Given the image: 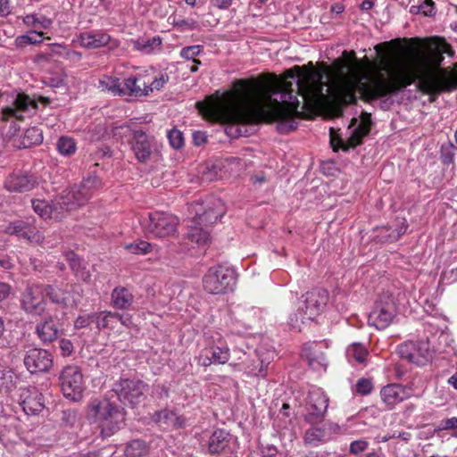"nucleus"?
<instances>
[{"label": "nucleus", "mask_w": 457, "mask_h": 457, "mask_svg": "<svg viewBox=\"0 0 457 457\" xmlns=\"http://www.w3.org/2000/svg\"><path fill=\"white\" fill-rule=\"evenodd\" d=\"M418 79L420 91L435 96L457 88V72L426 70L416 76L405 64L386 59L370 70L357 67L350 72L339 71L332 84L327 86L329 97L337 104H349L360 97L378 98L396 93Z\"/></svg>", "instance_id": "1"}, {"label": "nucleus", "mask_w": 457, "mask_h": 457, "mask_svg": "<svg viewBox=\"0 0 457 457\" xmlns=\"http://www.w3.org/2000/svg\"><path fill=\"white\" fill-rule=\"evenodd\" d=\"M299 105L297 96L279 83L245 86L222 94L216 91L195 103L199 114H337L299 112Z\"/></svg>", "instance_id": "2"}, {"label": "nucleus", "mask_w": 457, "mask_h": 457, "mask_svg": "<svg viewBox=\"0 0 457 457\" xmlns=\"http://www.w3.org/2000/svg\"><path fill=\"white\" fill-rule=\"evenodd\" d=\"M222 124L229 137H249L257 131L260 123L275 125L276 130L287 134L298 127L296 119L312 120L315 116H208Z\"/></svg>", "instance_id": "3"}, {"label": "nucleus", "mask_w": 457, "mask_h": 457, "mask_svg": "<svg viewBox=\"0 0 457 457\" xmlns=\"http://www.w3.org/2000/svg\"><path fill=\"white\" fill-rule=\"evenodd\" d=\"M87 416L97 423L104 438L113 436L125 421L124 409L106 396L91 399L87 404Z\"/></svg>", "instance_id": "4"}, {"label": "nucleus", "mask_w": 457, "mask_h": 457, "mask_svg": "<svg viewBox=\"0 0 457 457\" xmlns=\"http://www.w3.org/2000/svg\"><path fill=\"white\" fill-rule=\"evenodd\" d=\"M220 201L219 199H211L210 201L190 204L188 211L192 217L194 226L189 228L187 233V239L195 242L198 245H204L210 240V234L207 230L199 227L201 225L209 226L214 224L223 215V210L219 208Z\"/></svg>", "instance_id": "5"}, {"label": "nucleus", "mask_w": 457, "mask_h": 457, "mask_svg": "<svg viewBox=\"0 0 457 457\" xmlns=\"http://www.w3.org/2000/svg\"><path fill=\"white\" fill-rule=\"evenodd\" d=\"M371 116H353L346 129L345 138H343L334 128L329 129V143L334 152L342 150L349 152L358 145H362L363 138L370 131Z\"/></svg>", "instance_id": "6"}, {"label": "nucleus", "mask_w": 457, "mask_h": 457, "mask_svg": "<svg viewBox=\"0 0 457 457\" xmlns=\"http://www.w3.org/2000/svg\"><path fill=\"white\" fill-rule=\"evenodd\" d=\"M114 137L120 138L130 137L129 144L135 158L141 163L147 162L157 149V141L154 136L147 135L143 129L133 124H121L112 129Z\"/></svg>", "instance_id": "7"}, {"label": "nucleus", "mask_w": 457, "mask_h": 457, "mask_svg": "<svg viewBox=\"0 0 457 457\" xmlns=\"http://www.w3.org/2000/svg\"><path fill=\"white\" fill-rule=\"evenodd\" d=\"M236 283L237 275L235 270L225 265L211 267L203 278L204 290L212 295L231 292L236 287Z\"/></svg>", "instance_id": "8"}, {"label": "nucleus", "mask_w": 457, "mask_h": 457, "mask_svg": "<svg viewBox=\"0 0 457 457\" xmlns=\"http://www.w3.org/2000/svg\"><path fill=\"white\" fill-rule=\"evenodd\" d=\"M396 314L397 306L393 294L384 292L375 302L368 316V324L377 329H385L393 322Z\"/></svg>", "instance_id": "9"}, {"label": "nucleus", "mask_w": 457, "mask_h": 457, "mask_svg": "<svg viewBox=\"0 0 457 457\" xmlns=\"http://www.w3.org/2000/svg\"><path fill=\"white\" fill-rule=\"evenodd\" d=\"M303 298L302 305L299 306L298 311L302 322H304V320H314L323 312L328 300V293L325 289L315 288L307 292L303 295ZM297 315L298 313L295 315V320L291 318V324L294 327L297 325Z\"/></svg>", "instance_id": "10"}, {"label": "nucleus", "mask_w": 457, "mask_h": 457, "mask_svg": "<svg viewBox=\"0 0 457 457\" xmlns=\"http://www.w3.org/2000/svg\"><path fill=\"white\" fill-rule=\"evenodd\" d=\"M59 382L64 397L74 402L82 398L85 382L79 367L65 366L59 375Z\"/></svg>", "instance_id": "11"}, {"label": "nucleus", "mask_w": 457, "mask_h": 457, "mask_svg": "<svg viewBox=\"0 0 457 457\" xmlns=\"http://www.w3.org/2000/svg\"><path fill=\"white\" fill-rule=\"evenodd\" d=\"M178 224L179 220L176 216L163 212H154L149 213L144 227L150 237L164 238L176 234Z\"/></svg>", "instance_id": "12"}, {"label": "nucleus", "mask_w": 457, "mask_h": 457, "mask_svg": "<svg viewBox=\"0 0 457 457\" xmlns=\"http://www.w3.org/2000/svg\"><path fill=\"white\" fill-rule=\"evenodd\" d=\"M147 385L139 379L121 378L115 382L112 386V392L124 404L129 403L136 406L141 403L145 397Z\"/></svg>", "instance_id": "13"}, {"label": "nucleus", "mask_w": 457, "mask_h": 457, "mask_svg": "<svg viewBox=\"0 0 457 457\" xmlns=\"http://www.w3.org/2000/svg\"><path fill=\"white\" fill-rule=\"evenodd\" d=\"M328 406V397L320 388H313L308 394L304 420L310 424L323 421Z\"/></svg>", "instance_id": "14"}, {"label": "nucleus", "mask_w": 457, "mask_h": 457, "mask_svg": "<svg viewBox=\"0 0 457 457\" xmlns=\"http://www.w3.org/2000/svg\"><path fill=\"white\" fill-rule=\"evenodd\" d=\"M21 303L27 313L41 315L46 305L45 285L33 284L28 286L21 294Z\"/></svg>", "instance_id": "15"}, {"label": "nucleus", "mask_w": 457, "mask_h": 457, "mask_svg": "<svg viewBox=\"0 0 457 457\" xmlns=\"http://www.w3.org/2000/svg\"><path fill=\"white\" fill-rule=\"evenodd\" d=\"M229 348L226 341L219 337L212 344L203 349L197 358L198 364L208 367L212 364H224L229 360Z\"/></svg>", "instance_id": "16"}, {"label": "nucleus", "mask_w": 457, "mask_h": 457, "mask_svg": "<svg viewBox=\"0 0 457 457\" xmlns=\"http://www.w3.org/2000/svg\"><path fill=\"white\" fill-rule=\"evenodd\" d=\"M401 358L406 359L418 365H424L432 357L428 341L405 342L397 348Z\"/></svg>", "instance_id": "17"}, {"label": "nucleus", "mask_w": 457, "mask_h": 457, "mask_svg": "<svg viewBox=\"0 0 457 457\" xmlns=\"http://www.w3.org/2000/svg\"><path fill=\"white\" fill-rule=\"evenodd\" d=\"M38 185L37 177L29 171L15 170L4 181V187L12 193H25Z\"/></svg>", "instance_id": "18"}, {"label": "nucleus", "mask_w": 457, "mask_h": 457, "mask_svg": "<svg viewBox=\"0 0 457 457\" xmlns=\"http://www.w3.org/2000/svg\"><path fill=\"white\" fill-rule=\"evenodd\" d=\"M23 361L30 373L46 372L53 365V356L45 349L32 348L27 351Z\"/></svg>", "instance_id": "19"}, {"label": "nucleus", "mask_w": 457, "mask_h": 457, "mask_svg": "<svg viewBox=\"0 0 457 457\" xmlns=\"http://www.w3.org/2000/svg\"><path fill=\"white\" fill-rule=\"evenodd\" d=\"M11 105L3 109L2 114H16L17 112H29L37 109V104L46 105L50 101L48 97L38 96L37 100L31 98L24 93H13L10 96Z\"/></svg>", "instance_id": "20"}, {"label": "nucleus", "mask_w": 457, "mask_h": 457, "mask_svg": "<svg viewBox=\"0 0 457 457\" xmlns=\"http://www.w3.org/2000/svg\"><path fill=\"white\" fill-rule=\"evenodd\" d=\"M312 425V426L305 431L303 436L304 443L312 446H318L328 441L332 434L338 428L335 424L322 421Z\"/></svg>", "instance_id": "21"}, {"label": "nucleus", "mask_w": 457, "mask_h": 457, "mask_svg": "<svg viewBox=\"0 0 457 457\" xmlns=\"http://www.w3.org/2000/svg\"><path fill=\"white\" fill-rule=\"evenodd\" d=\"M411 391L401 384H388L380 390V397L387 409L392 410L396 404L411 397Z\"/></svg>", "instance_id": "22"}, {"label": "nucleus", "mask_w": 457, "mask_h": 457, "mask_svg": "<svg viewBox=\"0 0 457 457\" xmlns=\"http://www.w3.org/2000/svg\"><path fill=\"white\" fill-rule=\"evenodd\" d=\"M20 403L27 414H37L44 409L43 395L34 386L21 388Z\"/></svg>", "instance_id": "23"}, {"label": "nucleus", "mask_w": 457, "mask_h": 457, "mask_svg": "<svg viewBox=\"0 0 457 457\" xmlns=\"http://www.w3.org/2000/svg\"><path fill=\"white\" fill-rule=\"evenodd\" d=\"M234 437L228 431L219 428L213 431L208 440V450L212 454H219L232 450L236 443Z\"/></svg>", "instance_id": "24"}, {"label": "nucleus", "mask_w": 457, "mask_h": 457, "mask_svg": "<svg viewBox=\"0 0 457 457\" xmlns=\"http://www.w3.org/2000/svg\"><path fill=\"white\" fill-rule=\"evenodd\" d=\"M112 40L109 34L102 29L80 32L77 36L79 46L86 49H96L107 46Z\"/></svg>", "instance_id": "25"}, {"label": "nucleus", "mask_w": 457, "mask_h": 457, "mask_svg": "<svg viewBox=\"0 0 457 457\" xmlns=\"http://www.w3.org/2000/svg\"><path fill=\"white\" fill-rule=\"evenodd\" d=\"M148 74H137L130 76L124 80V85L121 86L122 95L135 97H141L148 96L147 85Z\"/></svg>", "instance_id": "26"}, {"label": "nucleus", "mask_w": 457, "mask_h": 457, "mask_svg": "<svg viewBox=\"0 0 457 457\" xmlns=\"http://www.w3.org/2000/svg\"><path fill=\"white\" fill-rule=\"evenodd\" d=\"M100 179L96 175H89L80 184L71 187L80 206L85 204L100 187Z\"/></svg>", "instance_id": "27"}, {"label": "nucleus", "mask_w": 457, "mask_h": 457, "mask_svg": "<svg viewBox=\"0 0 457 457\" xmlns=\"http://www.w3.org/2000/svg\"><path fill=\"white\" fill-rule=\"evenodd\" d=\"M35 332L43 344H49L58 338L61 329L58 321L50 316L36 325Z\"/></svg>", "instance_id": "28"}, {"label": "nucleus", "mask_w": 457, "mask_h": 457, "mask_svg": "<svg viewBox=\"0 0 457 457\" xmlns=\"http://www.w3.org/2000/svg\"><path fill=\"white\" fill-rule=\"evenodd\" d=\"M135 295L130 287L118 286L111 293V305L118 310H132Z\"/></svg>", "instance_id": "29"}, {"label": "nucleus", "mask_w": 457, "mask_h": 457, "mask_svg": "<svg viewBox=\"0 0 457 457\" xmlns=\"http://www.w3.org/2000/svg\"><path fill=\"white\" fill-rule=\"evenodd\" d=\"M301 356L306 360L309 366L315 371L325 370L327 368V359L324 353L318 349L317 344L304 345Z\"/></svg>", "instance_id": "30"}, {"label": "nucleus", "mask_w": 457, "mask_h": 457, "mask_svg": "<svg viewBox=\"0 0 457 457\" xmlns=\"http://www.w3.org/2000/svg\"><path fill=\"white\" fill-rule=\"evenodd\" d=\"M23 116H1L0 131L3 137L9 139L7 146L12 147V140L19 138L18 132L21 129V123Z\"/></svg>", "instance_id": "31"}, {"label": "nucleus", "mask_w": 457, "mask_h": 457, "mask_svg": "<svg viewBox=\"0 0 457 457\" xmlns=\"http://www.w3.org/2000/svg\"><path fill=\"white\" fill-rule=\"evenodd\" d=\"M153 420L159 426L167 428H181L186 425V419L183 416H179L173 411L167 409L156 411L153 416Z\"/></svg>", "instance_id": "32"}, {"label": "nucleus", "mask_w": 457, "mask_h": 457, "mask_svg": "<svg viewBox=\"0 0 457 457\" xmlns=\"http://www.w3.org/2000/svg\"><path fill=\"white\" fill-rule=\"evenodd\" d=\"M45 289L46 295L55 304L68 307L75 303L73 295L68 288H62L54 285H45Z\"/></svg>", "instance_id": "33"}, {"label": "nucleus", "mask_w": 457, "mask_h": 457, "mask_svg": "<svg viewBox=\"0 0 457 457\" xmlns=\"http://www.w3.org/2000/svg\"><path fill=\"white\" fill-rule=\"evenodd\" d=\"M43 142L42 130L37 127L27 129L24 133L12 140V148L22 149L32 145H39Z\"/></svg>", "instance_id": "34"}, {"label": "nucleus", "mask_w": 457, "mask_h": 457, "mask_svg": "<svg viewBox=\"0 0 457 457\" xmlns=\"http://www.w3.org/2000/svg\"><path fill=\"white\" fill-rule=\"evenodd\" d=\"M214 169L221 171L223 179L237 173L243 169L242 160L237 157L229 156L215 160Z\"/></svg>", "instance_id": "35"}, {"label": "nucleus", "mask_w": 457, "mask_h": 457, "mask_svg": "<svg viewBox=\"0 0 457 457\" xmlns=\"http://www.w3.org/2000/svg\"><path fill=\"white\" fill-rule=\"evenodd\" d=\"M92 318L95 319V323L98 329H114L121 319V314L119 312L103 311L92 313Z\"/></svg>", "instance_id": "36"}, {"label": "nucleus", "mask_w": 457, "mask_h": 457, "mask_svg": "<svg viewBox=\"0 0 457 457\" xmlns=\"http://www.w3.org/2000/svg\"><path fill=\"white\" fill-rule=\"evenodd\" d=\"M162 40L161 37L154 36L151 38L139 37L136 40H132L133 48L145 54H150L156 51H160L162 48Z\"/></svg>", "instance_id": "37"}, {"label": "nucleus", "mask_w": 457, "mask_h": 457, "mask_svg": "<svg viewBox=\"0 0 457 457\" xmlns=\"http://www.w3.org/2000/svg\"><path fill=\"white\" fill-rule=\"evenodd\" d=\"M80 204L71 187L66 188L54 202V209L60 211H71L79 207Z\"/></svg>", "instance_id": "38"}, {"label": "nucleus", "mask_w": 457, "mask_h": 457, "mask_svg": "<svg viewBox=\"0 0 457 457\" xmlns=\"http://www.w3.org/2000/svg\"><path fill=\"white\" fill-rule=\"evenodd\" d=\"M369 355L367 348L360 343H353L348 346L346 350V356L350 362H357L364 364Z\"/></svg>", "instance_id": "39"}, {"label": "nucleus", "mask_w": 457, "mask_h": 457, "mask_svg": "<svg viewBox=\"0 0 457 457\" xmlns=\"http://www.w3.org/2000/svg\"><path fill=\"white\" fill-rule=\"evenodd\" d=\"M65 258L68 261L71 269L75 273V275L81 279L86 280L89 274L86 270V266L84 262L75 254L73 252H68L65 253Z\"/></svg>", "instance_id": "40"}, {"label": "nucleus", "mask_w": 457, "mask_h": 457, "mask_svg": "<svg viewBox=\"0 0 457 457\" xmlns=\"http://www.w3.org/2000/svg\"><path fill=\"white\" fill-rule=\"evenodd\" d=\"M43 35L41 31L31 30L28 34L18 36L14 40L15 46L21 49L29 45L40 44L43 42Z\"/></svg>", "instance_id": "41"}, {"label": "nucleus", "mask_w": 457, "mask_h": 457, "mask_svg": "<svg viewBox=\"0 0 457 457\" xmlns=\"http://www.w3.org/2000/svg\"><path fill=\"white\" fill-rule=\"evenodd\" d=\"M147 453V444L140 439L130 441L125 448V455L127 457H144Z\"/></svg>", "instance_id": "42"}, {"label": "nucleus", "mask_w": 457, "mask_h": 457, "mask_svg": "<svg viewBox=\"0 0 457 457\" xmlns=\"http://www.w3.org/2000/svg\"><path fill=\"white\" fill-rule=\"evenodd\" d=\"M98 88L102 91L111 92L113 96H121L123 93L119 79L112 77H104L100 79Z\"/></svg>", "instance_id": "43"}, {"label": "nucleus", "mask_w": 457, "mask_h": 457, "mask_svg": "<svg viewBox=\"0 0 457 457\" xmlns=\"http://www.w3.org/2000/svg\"><path fill=\"white\" fill-rule=\"evenodd\" d=\"M56 148L60 154L71 156L75 154L77 145L73 138L62 136L57 140Z\"/></svg>", "instance_id": "44"}, {"label": "nucleus", "mask_w": 457, "mask_h": 457, "mask_svg": "<svg viewBox=\"0 0 457 457\" xmlns=\"http://www.w3.org/2000/svg\"><path fill=\"white\" fill-rule=\"evenodd\" d=\"M23 23L27 26L38 27L39 29H49L52 26L53 21L44 15L37 17V14H28L23 17Z\"/></svg>", "instance_id": "45"}, {"label": "nucleus", "mask_w": 457, "mask_h": 457, "mask_svg": "<svg viewBox=\"0 0 457 457\" xmlns=\"http://www.w3.org/2000/svg\"><path fill=\"white\" fill-rule=\"evenodd\" d=\"M32 208L43 219L50 218L54 211L58 212L54 209V204L50 205L46 201L40 199L32 200Z\"/></svg>", "instance_id": "46"}, {"label": "nucleus", "mask_w": 457, "mask_h": 457, "mask_svg": "<svg viewBox=\"0 0 457 457\" xmlns=\"http://www.w3.org/2000/svg\"><path fill=\"white\" fill-rule=\"evenodd\" d=\"M30 225L27 222L18 220L15 222L11 223L7 228L6 231L10 235H15L18 237L21 238H27L28 233L29 232Z\"/></svg>", "instance_id": "47"}, {"label": "nucleus", "mask_w": 457, "mask_h": 457, "mask_svg": "<svg viewBox=\"0 0 457 457\" xmlns=\"http://www.w3.org/2000/svg\"><path fill=\"white\" fill-rule=\"evenodd\" d=\"M16 376L12 370H0V392L10 391L14 387Z\"/></svg>", "instance_id": "48"}, {"label": "nucleus", "mask_w": 457, "mask_h": 457, "mask_svg": "<svg viewBox=\"0 0 457 457\" xmlns=\"http://www.w3.org/2000/svg\"><path fill=\"white\" fill-rule=\"evenodd\" d=\"M454 149H455V146L451 142L443 144L441 145L440 159L444 164L449 165V164L453 163L454 156H455Z\"/></svg>", "instance_id": "49"}, {"label": "nucleus", "mask_w": 457, "mask_h": 457, "mask_svg": "<svg viewBox=\"0 0 457 457\" xmlns=\"http://www.w3.org/2000/svg\"><path fill=\"white\" fill-rule=\"evenodd\" d=\"M148 81L147 85L148 95L154 90L162 89L164 85L169 81V76L167 73H162L158 78H153L150 74H148Z\"/></svg>", "instance_id": "50"}, {"label": "nucleus", "mask_w": 457, "mask_h": 457, "mask_svg": "<svg viewBox=\"0 0 457 457\" xmlns=\"http://www.w3.org/2000/svg\"><path fill=\"white\" fill-rule=\"evenodd\" d=\"M203 46L194 45L189 46H185L180 50V56L187 61H195V57L198 56L203 52Z\"/></svg>", "instance_id": "51"}, {"label": "nucleus", "mask_w": 457, "mask_h": 457, "mask_svg": "<svg viewBox=\"0 0 457 457\" xmlns=\"http://www.w3.org/2000/svg\"><path fill=\"white\" fill-rule=\"evenodd\" d=\"M167 137L170 145L173 148L179 149L184 145V137L180 130L172 129L168 131Z\"/></svg>", "instance_id": "52"}, {"label": "nucleus", "mask_w": 457, "mask_h": 457, "mask_svg": "<svg viewBox=\"0 0 457 457\" xmlns=\"http://www.w3.org/2000/svg\"><path fill=\"white\" fill-rule=\"evenodd\" d=\"M223 176L221 171L214 169V162L211 165L208 164L202 174V179L204 181H213L216 179H222Z\"/></svg>", "instance_id": "53"}, {"label": "nucleus", "mask_w": 457, "mask_h": 457, "mask_svg": "<svg viewBox=\"0 0 457 457\" xmlns=\"http://www.w3.org/2000/svg\"><path fill=\"white\" fill-rule=\"evenodd\" d=\"M126 248L135 254H145L150 252L151 245L146 241H139L128 245Z\"/></svg>", "instance_id": "54"}, {"label": "nucleus", "mask_w": 457, "mask_h": 457, "mask_svg": "<svg viewBox=\"0 0 457 457\" xmlns=\"http://www.w3.org/2000/svg\"><path fill=\"white\" fill-rule=\"evenodd\" d=\"M373 390V382L370 378H361L356 383V391L361 395H367Z\"/></svg>", "instance_id": "55"}, {"label": "nucleus", "mask_w": 457, "mask_h": 457, "mask_svg": "<svg viewBox=\"0 0 457 457\" xmlns=\"http://www.w3.org/2000/svg\"><path fill=\"white\" fill-rule=\"evenodd\" d=\"M169 20H172L171 23L174 27L184 30L186 29H195L197 28V22L195 20H185V19H177L176 16H170Z\"/></svg>", "instance_id": "56"}, {"label": "nucleus", "mask_w": 457, "mask_h": 457, "mask_svg": "<svg viewBox=\"0 0 457 457\" xmlns=\"http://www.w3.org/2000/svg\"><path fill=\"white\" fill-rule=\"evenodd\" d=\"M44 83L50 87H64V79L62 75H49L44 77Z\"/></svg>", "instance_id": "57"}, {"label": "nucleus", "mask_w": 457, "mask_h": 457, "mask_svg": "<svg viewBox=\"0 0 457 457\" xmlns=\"http://www.w3.org/2000/svg\"><path fill=\"white\" fill-rule=\"evenodd\" d=\"M61 420L63 425L72 427L77 421V412L74 410H64Z\"/></svg>", "instance_id": "58"}, {"label": "nucleus", "mask_w": 457, "mask_h": 457, "mask_svg": "<svg viewBox=\"0 0 457 457\" xmlns=\"http://www.w3.org/2000/svg\"><path fill=\"white\" fill-rule=\"evenodd\" d=\"M369 446V443L366 440L360 439L353 441L350 444L349 451L353 454H358L364 452Z\"/></svg>", "instance_id": "59"}, {"label": "nucleus", "mask_w": 457, "mask_h": 457, "mask_svg": "<svg viewBox=\"0 0 457 457\" xmlns=\"http://www.w3.org/2000/svg\"><path fill=\"white\" fill-rule=\"evenodd\" d=\"M421 13L427 17H432L436 14L435 3L432 0H424L420 4Z\"/></svg>", "instance_id": "60"}, {"label": "nucleus", "mask_w": 457, "mask_h": 457, "mask_svg": "<svg viewBox=\"0 0 457 457\" xmlns=\"http://www.w3.org/2000/svg\"><path fill=\"white\" fill-rule=\"evenodd\" d=\"M91 323H95V319L92 318V313L79 316L75 320L74 326L76 328H82L88 327Z\"/></svg>", "instance_id": "61"}, {"label": "nucleus", "mask_w": 457, "mask_h": 457, "mask_svg": "<svg viewBox=\"0 0 457 457\" xmlns=\"http://www.w3.org/2000/svg\"><path fill=\"white\" fill-rule=\"evenodd\" d=\"M27 240L31 243L43 244L45 237L43 235L37 230L35 228L30 226L29 232L28 233Z\"/></svg>", "instance_id": "62"}, {"label": "nucleus", "mask_w": 457, "mask_h": 457, "mask_svg": "<svg viewBox=\"0 0 457 457\" xmlns=\"http://www.w3.org/2000/svg\"><path fill=\"white\" fill-rule=\"evenodd\" d=\"M59 346L62 351V354L64 356L70 355L73 351V345L68 339L62 338L59 341Z\"/></svg>", "instance_id": "63"}, {"label": "nucleus", "mask_w": 457, "mask_h": 457, "mask_svg": "<svg viewBox=\"0 0 457 457\" xmlns=\"http://www.w3.org/2000/svg\"><path fill=\"white\" fill-rule=\"evenodd\" d=\"M260 450L263 457H276L278 454V450L273 445H262Z\"/></svg>", "instance_id": "64"}]
</instances>
